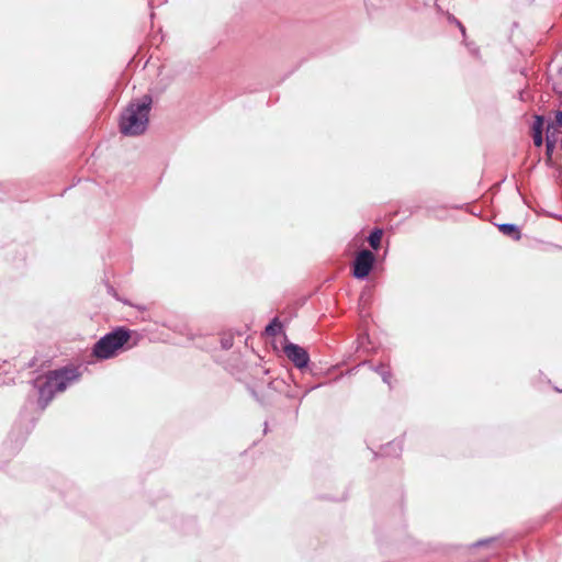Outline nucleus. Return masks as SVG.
<instances>
[{"label":"nucleus","instance_id":"nucleus-2","mask_svg":"<svg viewBox=\"0 0 562 562\" xmlns=\"http://www.w3.org/2000/svg\"><path fill=\"white\" fill-rule=\"evenodd\" d=\"M140 338L136 330L116 326L94 342L91 355L98 360H109L137 346Z\"/></svg>","mask_w":562,"mask_h":562},{"label":"nucleus","instance_id":"nucleus-13","mask_svg":"<svg viewBox=\"0 0 562 562\" xmlns=\"http://www.w3.org/2000/svg\"><path fill=\"white\" fill-rule=\"evenodd\" d=\"M283 323L276 316L266 325L265 334L270 337H276L283 333Z\"/></svg>","mask_w":562,"mask_h":562},{"label":"nucleus","instance_id":"nucleus-8","mask_svg":"<svg viewBox=\"0 0 562 562\" xmlns=\"http://www.w3.org/2000/svg\"><path fill=\"white\" fill-rule=\"evenodd\" d=\"M546 165L548 167L553 166L552 155L554 153L557 142H558V130L553 128V123H548L546 128Z\"/></svg>","mask_w":562,"mask_h":562},{"label":"nucleus","instance_id":"nucleus-18","mask_svg":"<svg viewBox=\"0 0 562 562\" xmlns=\"http://www.w3.org/2000/svg\"><path fill=\"white\" fill-rule=\"evenodd\" d=\"M234 345V339L233 337H223L221 339V347L224 349V350H228L233 347Z\"/></svg>","mask_w":562,"mask_h":562},{"label":"nucleus","instance_id":"nucleus-23","mask_svg":"<svg viewBox=\"0 0 562 562\" xmlns=\"http://www.w3.org/2000/svg\"><path fill=\"white\" fill-rule=\"evenodd\" d=\"M559 75H562V67L559 69Z\"/></svg>","mask_w":562,"mask_h":562},{"label":"nucleus","instance_id":"nucleus-21","mask_svg":"<svg viewBox=\"0 0 562 562\" xmlns=\"http://www.w3.org/2000/svg\"><path fill=\"white\" fill-rule=\"evenodd\" d=\"M453 20L456 21L457 25L459 26L460 32L462 33V35L465 36V27H464V25L459 20H457L456 18H453Z\"/></svg>","mask_w":562,"mask_h":562},{"label":"nucleus","instance_id":"nucleus-1","mask_svg":"<svg viewBox=\"0 0 562 562\" xmlns=\"http://www.w3.org/2000/svg\"><path fill=\"white\" fill-rule=\"evenodd\" d=\"M81 378V372L78 367L67 364L54 370H48L43 375L32 380V386L37 396V407L43 412L56 393L64 392L71 382L78 381Z\"/></svg>","mask_w":562,"mask_h":562},{"label":"nucleus","instance_id":"nucleus-6","mask_svg":"<svg viewBox=\"0 0 562 562\" xmlns=\"http://www.w3.org/2000/svg\"><path fill=\"white\" fill-rule=\"evenodd\" d=\"M376 254L366 248L360 249L351 262V276L357 280L367 281L376 266Z\"/></svg>","mask_w":562,"mask_h":562},{"label":"nucleus","instance_id":"nucleus-3","mask_svg":"<svg viewBox=\"0 0 562 562\" xmlns=\"http://www.w3.org/2000/svg\"><path fill=\"white\" fill-rule=\"evenodd\" d=\"M151 106L153 98L150 94L131 100L120 114V133L130 137L143 135L148 128Z\"/></svg>","mask_w":562,"mask_h":562},{"label":"nucleus","instance_id":"nucleus-9","mask_svg":"<svg viewBox=\"0 0 562 562\" xmlns=\"http://www.w3.org/2000/svg\"><path fill=\"white\" fill-rule=\"evenodd\" d=\"M403 451V439H395L387 442L384 446H381L380 452H374V457H392L398 458Z\"/></svg>","mask_w":562,"mask_h":562},{"label":"nucleus","instance_id":"nucleus-22","mask_svg":"<svg viewBox=\"0 0 562 562\" xmlns=\"http://www.w3.org/2000/svg\"><path fill=\"white\" fill-rule=\"evenodd\" d=\"M263 431H265V434H267V431H268V423L267 422L265 423V430Z\"/></svg>","mask_w":562,"mask_h":562},{"label":"nucleus","instance_id":"nucleus-12","mask_svg":"<svg viewBox=\"0 0 562 562\" xmlns=\"http://www.w3.org/2000/svg\"><path fill=\"white\" fill-rule=\"evenodd\" d=\"M362 364H370V368L382 378V381L385 384L391 385L392 372L389 366L384 363L373 366L369 361H364Z\"/></svg>","mask_w":562,"mask_h":562},{"label":"nucleus","instance_id":"nucleus-15","mask_svg":"<svg viewBox=\"0 0 562 562\" xmlns=\"http://www.w3.org/2000/svg\"><path fill=\"white\" fill-rule=\"evenodd\" d=\"M497 538L496 537H491V538H485V539H481V540H477L468 546V549H474V548H482V547H486L487 544L496 541Z\"/></svg>","mask_w":562,"mask_h":562},{"label":"nucleus","instance_id":"nucleus-19","mask_svg":"<svg viewBox=\"0 0 562 562\" xmlns=\"http://www.w3.org/2000/svg\"><path fill=\"white\" fill-rule=\"evenodd\" d=\"M366 340H369V336L367 334H361L358 337V344L359 346H362Z\"/></svg>","mask_w":562,"mask_h":562},{"label":"nucleus","instance_id":"nucleus-4","mask_svg":"<svg viewBox=\"0 0 562 562\" xmlns=\"http://www.w3.org/2000/svg\"><path fill=\"white\" fill-rule=\"evenodd\" d=\"M322 384H314L303 387L295 381L291 373L288 374V380L274 379L269 383L270 389L283 394L289 400H297L299 403H301L311 391L319 387Z\"/></svg>","mask_w":562,"mask_h":562},{"label":"nucleus","instance_id":"nucleus-24","mask_svg":"<svg viewBox=\"0 0 562 562\" xmlns=\"http://www.w3.org/2000/svg\"><path fill=\"white\" fill-rule=\"evenodd\" d=\"M1 467H2V465L0 464V468H1Z\"/></svg>","mask_w":562,"mask_h":562},{"label":"nucleus","instance_id":"nucleus-10","mask_svg":"<svg viewBox=\"0 0 562 562\" xmlns=\"http://www.w3.org/2000/svg\"><path fill=\"white\" fill-rule=\"evenodd\" d=\"M496 227L503 235L509 237L510 239H513L515 241H517L521 238V235H522L521 229L517 224L502 223V224H496Z\"/></svg>","mask_w":562,"mask_h":562},{"label":"nucleus","instance_id":"nucleus-20","mask_svg":"<svg viewBox=\"0 0 562 562\" xmlns=\"http://www.w3.org/2000/svg\"><path fill=\"white\" fill-rule=\"evenodd\" d=\"M546 215L550 218H554V220H559L561 221L562 220V215L561 214H557V213H552V212H546Z\"/></svg>","mask_w":562,"mask_h":562},{"label":"nucleus","instance_id":"nucleus-7","mask_svg":"<svg viewBox=\"0 0 562 562\" xmlns=\"http://www.w3.org/2000/svg\"><path fill=\"white\" fill-rule=\"evenodd\" d=\"M29 432L25 431L21 426L14 427L5 441V447H9L11 450V454H16L20 449L23 447L27 439Z\"/></svg>","mask_w":562,"mask_h":562},{"label":"nucleus","instance_id":"nucleus-5","mask_svg":"<svg viewBox=\"0 0 562 562\" xmlns=\"http://www.w3.org/2000/svg\"><path fill=\"white\" fill-rule=\"evenodd\" d=\"M283 352L301 373L304 374L308 372L313 375L316 374V366L311 362V357L306 348L289 341L285 337Z\"/></svg>","mask_w":562,"mask_h":562},{"label":"nucleus","instance_id":"nucleus-17","mask_svg":"<svg viewBox=\"0 0 562 562\" xmlns=\"http://www.w3.org/2000/svg\"><path fill=\"white\" fill-rule=\"evenodd\" d=\"M533 145L536 147H541L544 144L543 134L541 133H531Z\"/></svg>","mask_w":562,"mask_h":562},{"label":"nucleus","instance_id":"nucleus-16","mask_svg":"<svg viewBox=\"0 0 562 562\" xmlns=\"http://www.w3.org/2000/svg\"><path fill=\"white\" fill-rule=\"evenodd\" d=\"M549 123H553V128L562 127V110H558L554 114V120Z\"/></svg>","mask_w":562,"mask_h":562},{"label":"nucleus","instance_id":"nucleus-14","mask_svg":"<svg viewBox=\"0 0 562 562\" xmlns=\"http://www.w3.org/2000/svg\"><path fill=\"white\" fill-rule=\"evenodd\" d=\"M544 124H546V119L543 115H539V114L535 115L533 123L531 126V133L543 134Z\"/></svg>","mask_w":562,"mask_h":562},{"label":"nucleus","instance_id":"nucleus-11","mask_svg":"<svg viewBox=\"0 0 562 562\" xmlns=\"http://www.w3.org/2000/svg\"><path fill=\"white\" fill-rule=\"evenodd\" d=\"M383 234H384L383 228L374 227L371 229V232L367 236V241L369 243V245L372 248L374 254L376 251H379L381 248V240H382Z\"/></svg>","mask_w":562,"mask_h":562}]
</instances>
